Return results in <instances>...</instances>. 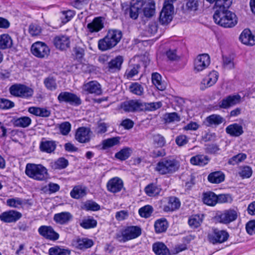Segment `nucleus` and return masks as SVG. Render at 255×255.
<instances>
[{"label":"nucleus","instance_id":"obj_48","mask_svg":"<svg viewBox=\"0 0 255 255\" xmlns=\"http://www.w3.org/2000/svg\"><path fill=\"white\" fill-rule=\"evenodd\" d=\"M128 89L130 92L137 96H142L144 93L143 87L137 82L131 83Z\"/></svg>","mask_w":255,"mask_h":255},{"label":"nucleus","instance_id":"obj_22","mask_svg":"<svg viewBox=\"0 0 255 255\" xmlns=\"http://www.w3.org/2000/svg\"><path fill=\"white\" fill-rule=\"evenodd\" d=\"M73 219L72 215L69 212H62L54 215L53 220L60 225H67Z\"/></svg>","mask_w":255,"mask_h":255},{"label":"nucleus","instance_id":"obj_34","mask_svg":"<svg viewBox=\"0 0 255 255\" xmlns=\"http://www.w3.org/2000/svg\"><path fill=\"white\" fill-rule=\"evenodd\" d=\"M180 206V202L178 198L175 197L169 198L168 204L163 207L165 212L173 211L178 209Z\"/></svg>","mask_w":255,"mask_h":255},{"label":"nucleus","instance_id":"obj_26","mask_svg":"<svg viewBox=\"0 0 255 255\" xmlns=\"http://www.w3.org/2000/svg\"><path fill=\"white\" fill-rule=\"evenodd\" d=\"M226 132L232 136L238 137L244 133V130L242 125L234 123L227 127Z\"/></svg>","mask_w":255,"mask_h":255},{"label":"nucleus","instance_id":"obj_20","mask_svg":"<svg viewBox=\"0 0 255 255\" xmlns=\"http://www.w3.org/2000/svg\"><path fill=\"white\" fill-rule=\"evenodd\" d=\"M83 90L87 94L100 95L102 93L101 86L96 81H91L85 83L83 86Z\"/></svg>","mask_w":255,"mask_h":255},{"label":"nucleus","instance_id":"obj_50","mask_svg":"<svg viewBox=\"0 0 255 255\" xmlns=\"http://www.w3.org/2000/svg\"><path fill=\"white\" fill-rule=\"evenodd\" d=\"M140 68V66L139 64L129 66L125 73V76L127 77V78L130 79L136 75L138 73Z\"/></svg>","mask_w":255,"mask_h":255},{"label":"nucleus","instance_id":"obj_27","mask_svg":"<svg viewBox=\"0 0 255 255\" xmlns=\"http://www.w3.org/2000/svg\"><path fill=\"white\" fill-rule=\"evenodd\" d=\"M11 123L15 127L26 128L31 124V119L26 116L20 118L14 117L11 120Z\"/></svg>","mask_w":255,"mask_h":255},{"label":"nucleus","instance_id":"obj_49","mask_svg":"<svg viewBox=\"0 0 255 255\" xmlns=\"http://www.w3.org/2000/svg\"><path fill=\"white\" fill-rule=\"evenodd\" d=\"M97 224L96 220L91 217L83 219L80 223L82 228L86 229L95 228Z\"/></svg>","mask_w":255,"mask_h":255},{"label":"nucleus","instance_id":"obj_8","mask_svg":"<svg viewBox=\"0 0 255 255\" xmlns=\"http://www.w3.org/2000/svg\"><path fill=\"white\" fill-rule=\"evenodd\" d=\"M141 234L140 229L136 226L128 227L121 234L116 235L117 240L120 242H126L138 237Z\"/></svg>","mask_w":255,"mask_h":255},{"label":"nucleus","instance_id":"obj_38","mask_svg":"<svg viewBox=\"0 0 255 255\" xmlns=\"http://www.w3.org/2000/svg\"><path fill=\"white\" fill-rule=\"evenodd\" d=\"M161 190V189L159 186L154 183L148 184L144 188L146 194L149 197H154L158 195Z\"/></svg>","mask_w":255,"mask_h":255},{"label":"nucleus","instance_id":"obj_9","mask_svg":"<svg viewBox=\"0 0 255 255\" xmlns=\"http://www.w3.org/2000/svg\"><path fill=\"white\" fill-rule=\"evenodd\" d=\"M31 51L35 57L39 58H45L49 55L50 49L45 43L38 41L32 45Z\"/></svg>","mask_w":255,"mask_h":255},{"label":"nucleus","instance_id":"obj_19","mask_svg":"<svg viewBox=\"0 0 255 255\" xmlns=\"http://www.w3.org/2000/svg\"><path fill=\"white\" fill-rule=\"evenodd\" d=\"M22 214L20 212L10 210L2 213L0 215V220L4 223H14L20 219Z\"/></svg>","mask_w":255,"mask_h":255},{"label":"nucleus","instance_id":"obj_13","mask_svg":"<svg viewBox=\"0 0 255 255\" xmlns=\"http://www.w3.org/2000/svg\"><path fill=\"white\" fill-rule=\"evenodd\" d=\"M143 2L142 0H131L130 5L128 9L127 10V13H129V17L133 19L137 18L139 13L142 12V7Z\"/></svg>","mask_w":255,"mask_h":255},{"label":"nucleus","instance_id":"obj_40","mask_svg":"<svg viewBox=\"0 0 255 255\" xmlns=\"http://www.w3.org/2000/svg\"><path fill=\"white\" fill-rule=\"evenodd\" d=\"M12 40L11 37L7 34L0 35V49H5L12 46Z\"/></svg>","mask_w":255,"mask_h":255},{"label":"nucleus","instance_id":"obj_18","mask_svg":"<svg viewBox=\"0 0 255 255\" xmlns=\"http://www.w3.org/2000/svg\"><path fill=\"white\" fill-rule=\"evenodd\" d=\"M173 12L174 7L173 4H164L160 14V22L163 24L170 22L172 19Z\"/></svg>","mask_w":255,"mask_h":255},{"label":"nucleus","instance_id":"obj_28","mask_svg":"<svg viewBox=\"0 0 255 255\" xmlns=\"http://www.w3.org/2000/svg\"><path fill=\"white\" fill-rule=\"evenodd\" d=\"M241 42L247 45L252 46L255 44V39L251 31L248 29H245L240 36Z\"/></svg>","mask_w":255,"mask_h":255},{"label":"nucleus","instance_id":"obj_43","mask_svg":"<svg viewBox=\"0 0 255 255\" xmlns=\"http://www.w3.org/2000/svg\"><path fill=\"white\" fill-rule=\"evenodd\" d=\"M162 106L161 102H151V103H142L141 111H155Z\"/></svg>","mask_w":255,"mask_h":255},{"label":"nucleus","instance_id":"obj_36","mask_svg":"<svg viewBox=\"0 0 255 255\" xmlns=\"http://www.w3.org/2000/svg\"><path fill=\"white\" fill-rule=\"evenodd\" d=\"M153 251L156 255H168L169 250L166 245L162 242H156L152 245Z\"/></svg>","mask_w":255,"mask_h":255},{"label":"nucleus","instance_id":"obj_4","mask_svg":"<svg viewBox=\"0 0 255 255\" xmlns=\"http://www.w3.org/2000/svg\"><path fill=\"white\" fill-rule=\"evenodd\" d=\"M25 172L29 177L38 181L45 180L48 176L47 169L41 164L28 163Z\"/></svg>","mask_w":255,"mask_h":255},{"label":"nucleus","instance_id":"obj_62","mask_svg":"<svg viewBox=\"0 0 255 255\" xmlns=\"http://www.w3.org/2000/svg\"><path fill=\"white\" fill-rule=\"evenodd\" d=\"M239 175L243 178H248L252 175V169L249 166H245L241 167Z\"/></svg>","mask_w":255,"mask_h":255},{"label":"nucleus","instance_id":"obj_5","mask_svg":"<svg viewBox=\"0 0 255 255\" xmlns=\"http://www.w3.org/2000/svg\"><path fill=\"white\" fill-rule=\"evenodd\" d=\"M9 91L13 96L25 99L31 98L34 94L33 89L21 84H15L11 85L9 89Z\"/></svg>","mask_w":255,"mask_h":255},{"label":"nucleus","instance_id":"obj_12","mask_svg":"<svg viewBox=\"0 0 255 255\" xmlns=\"http://www.w3.org/2000/svg\"><path fill=\"white\" fill-rule=\"evenodd\" d=\"M38 232L41 236L50 241H56L59 238L58 233L50 226H41L38 229Z\"/></svg>","mask_w":255,"mask_h":255},{"label":"nucleus","instance_id":"obj_33","mask_svg":"<svg viewBox=\"0 0 255 255\" xmlns=\"http://www.w3.org/2000/svg\"><path fill=\"white\" fill-rule=\"evenodd\" d=\"M86 187L82 185L74 187L70 192V196L74 199H78L84 197L87 194Z\"/></svg>","mask_w":255,"mask_h":255},{"label":"nucleus","instance_id":"obj_56","mask_svg":"<svg viewBox=\"0 0 255 255\" xmlns=\"http://www.w3.org/2000/svg\"><path fill=\"white\" fill-rule=\"evenodd\" d=\"M164 119L166 123H171L180 121V118L178 115L175 113H167L164 115Z\"/></svg>","mask_w":255,"mask_h":255},{"label":"nucleus","instance_id":"obj_23","mask_svg":"<svg viewBox=\"0 0 255 255\" xmlns=\"http://www.w3.org/2000/svg\"><path fill=\"white\" fill-rule=\"evenodd\" d=\"M70 43L69 37L66 35H59L56 36L54 39V44L55 47L61 50L69 48Z\"/></svg>","mask_w":255,"mask_h":255},{"label":"nucleus","instance_id":"obj_16","mask_svg":"<svg viewBox=\"0 0 255 255\" xmlns=\"http://www.w3.org/2000/svg\"><path fill=\"white\" fill-rule=\"evenodd\" d=\"M124 62L122 56H117L111 59L106 67V72L109 73H114L120 71L122 68V65Z\"/></svg>","mask_w":255,"mask_h":255},{"label":"nucleus","instance_id":"obj_1","mask_svg":"<svg viewBox=\"0 0 255 255\" xmlns=\"http://www.w3.org/2000/svg\"><path fill=\"white\" fill-rule=\"evenodd\" d=\"M231 4L232 0H226L224 6L215 10L213 19L216 23L226 28L233 27L237 24L236 15L228 10Z\"/></svg>","mask_w":255,"mask_h":255},{"label":"nucleus","instance_id":"obj_14","mask_svg":"<svg viewBox=\"0 0 255 255\" xmlns=\"http://www.w3.org/2000/svg\"><path fill=\"white\" fill-rule=\"evenodd\" d=\"M106 187L109 192L115 194L121 191L124 188V182L120 178L115 177L108 181Z\"/></svg>","mask_w":255,"mask_h":255},{"label":"nucleus","instance_id":"obj_45","mask_svg":"<svg viewBox=\"0 0 255 255\" xmlns=\"http://www.w3.org/2000/svg\"><path fill=\"white\" fill-rule=\"evenodd\" d=\"M68 165V161L64 158L61 157L57 160L50 163L53 169H62L65 168Z\"/></svg>","mask_w":255,"mask_h":255},{"label":"nucleus","instance_id":"obj_2","mask_svg":"<svg viewBox=\"0 0 255 255\" xmlns=\"http://www.w3.org/2000/svg\"><path fill=\"white\" fill-rule=\"evenodd\" d=\"M122 36V32L120 30H109L107 35L99 40V49L103 51L112 49L120 42Z\"/></svg>","mask_w":255,"mask_h":255},{"label":"nucleus","instance_id":"obj_31","mask_svg":"<svg viewBox=\"0 0 255 255\" xmlns=\"http://www.w3.org/2000/svg\"><path fill=\"white\" fill-rule=\"evenodd\" d=\"M56 144L53 140H42L39 145L40 150L44 152L51 153L56 149Z\"/></svg>","mask_w":255,"mask_h":255},{"label":"nucleus","instance_id":"obj_52","mask_svg":"<svg viewBox=\"0 0 255 255\" xmlns=\"http://www.w3.org/2000/svg\"><path fill=\"white\" fill-rule=\"evenodd\" d=\"M153 211V207L147 205L140 208L138 210V213L141 217L147 218L151 215Z\"/></svg>","mask_w":255,"mask_h":255},{"label":"nucleus","instance_id":"obj_6","mask_svg":"<svg viewBox=\"0 0 255 255\" xmlns=\"http://www.w3.org/2000/svg\"><path fill=\"white\" fill-rule=\"evenodd\" d=\"M239 215L237 209H229L219 212L215 218L219 223L228 225L236 221Z\"/></svg>","mask_w":255,"mask_h":255},{"label":"nucleus","instance_id":"obj_54","mask_svg":"<svg viewBox=\"0 0 255 255\" xmlns=\"http://www.w3.org/2000/svg\"><path fill=\"white\" fill-rule=\"evenodd\" d=\"M246 158L247 155L245 153H239L229 159L228 163L230 165H235L242 162Z\"/></svg>","mask_w":255,"mask_h":255},{"label":"nucleus","instance_id":"obj_15","mask_svg":"<svg viewBox=\"0 0 255 255\" xmlns=\"http://www.w3.org/2000/svg\"><path fill=\"white\" fill-rule=\"evenodd\" d=\"M92 133L90 128L80 127L76 130L75 137L80 143H87L90 141Z\"/></svg>","mask_w":255,"mask_h":255},{"label":"nucleus","instance_id":"obj_58","mask_svg":"<svg viewBox=\"0 0 255 255\" xmlns=\"http://www.w3.org/2000/svg\"><path fill=\"white\" fill-rule=\"evenodd\" d=\"M28 31L32 36H36L40 34L42 29L39 25L36 23H32L29 26Z\"/></svg>","mask_w":255,"mask_h":255},{"label":"nucleus","instance_id":"obj_3","mask_svg":"<svg viewBox=\"0 0 255 255\" xmlns=\"http://www.w3.org/2000/svg\"><path fill=\"white\" fill-rule=\"evenodd\" d=\"M179 167V162L176 159L164 158L157 163L155 170L161 175L170 174L177 171Z\"/></svg>","mask_w":255,"mask_h":255},{"label":"nucleus","instance_id":"obj_64","mask_svg":"<svg viewBox=\"0 0 255 255\" xmlns=\"http://www.w3.org/2000/svg\"><path fill=\"white\" fill-rule=\"evenodd\" d=\"M14 106V103L7 99L4 98H0V109H9Z\"/></svg>","mask_w":255,"mask_h":255},{"label":"nucleus","instance_id":"obj_39","mask_svg":"<svg viewBox=\"0 0 255 255\" xmlns=\"http://www.w3.org/2000/svg\"><path fill=\"white\" fill-rule=\"evenodd\" d=\"M203 215H194L191 216L188 220V224L193 229L198 228L203 220Z\"/></svg>","mask_w":255,"mask_h":255},{"label":"nucleus","instance_id":"obj_29","mask_svg":"<svg viewBox=\"0 0 255 255\" xmlns=\"http://www.w3.org/2000/svg\"><path fill=\"white\" fill-rule=\"evenodd\" d=\"M104 27V22L101 17L95 18L93 21L87 24V28L91 33L97 32Z\"/></svg>","mask_w":255,"mask_h":255},{"label":"nucleus","instance_id":"obj_63","mask_svg":"<svg viewBox=\"0 0 255 255\" xmlns=\"http://www.w3.org/2000/svg\"><path fill=\"white\" fill-rule=\"evenodd\" d=\"M83 208L87 211L91 210L95 211L100 210V206L94 201H88L84 204Z\"/></svg>","mask_w":255,"mask_h":255},{"label":"nucleus","instance_id":"obj_21","mask_svg":"<svg viewBox=\"0 0 255 255\" xmlns=\"http://www.w3.org/2000/svg\"><path fill=\"white\" fill-rule=\"evenodd\" d=\"M218 77V72L215 71H212L202 80L201 83L200 89L203 90L212 86L216 83Z\"/></svg>","mask_w":255,"mask_h":255},{"label":"nucleus","instance_id":"obj_44","mask_svg":"<svg viewBox=\"0 0 255 255\" xmlns=\"http://www.w3.org/2000/svg\"><path fill=\"white\" fill-rule=\"evenodd\" d=\"M152 83L157 89L163 91L165 89L164 84L161 81V76L158 73H153L151 76Z\"/></svg>","mask_w":255,"mask_h":255},{"label":"nucleus","instance_id":"obj_7","mask_svg":"<svg viewBox=\"0 0 255 255\" xmlns=\"http://www.w3.org/2000/svg\"><path fill=\"white\" fill-rule=\"evenodd\" d=\"M229 237V235L226 231L213 228L212 231L208 233L207 239L210 243L215 245L227 241Z\"/></svg>","mask_w":255,"mask_h":255},{"label":"nucleus","instance_id":"obj_61","mask_svg":"<svg viewBox=\"0 0 255 255\" xmlns=\"http://www.w3.org/2000/svg\"><path fill=\"white\" fill-rule=\"evenodd\" d=\"M44 83L46 88L50 91L56 89L57 84L55 80L52 77H48L44 79Z\"/></svg>","mask_w":255,"mask_h":255},{"label":"nucleus","instance_id":"obj_47","mask_svg":"<svg viewBox=\"0 0 255 255\" xmlns=\"http://www.w3.org/2000/svg\"><path fill=\"white\" fill-rule=\"evenodd\" d=\"M132 149L130 147H126L115 154V157L120 160H125L131 155Z\"/></svg>","mask_w":255,"mask_h":255},{"label":"nucleus","instance_id":"obj_59","mask_svg":"<svg viewBox=\"0 0 255 255\" xmlns=\"http://www.w3.org/2000/svg\"><path fill=\"white\" fill-rule=\"evenodd\" d=\"M90 0H71L70 4L74 8L82 9L89 2Z\"/></svg>","mask_w":255,"mask_h":255},{"label":"nucleus","instance_id":"obj_37","mask_svg":"<svg viewBox=\"0 0 255 255\" xmlns=\"http://www.w3.org/2000/svg\"><path fill=\"white\" fill-rule=\"evenodd\" d=\"M224 119L219 115L213 114L206 118L205 122L206 126L210 127L212 126H217L223 123Z\"/></svg>","mask_w":255,"mask_h":255},{"label":"nucleus","instance_id":"obj_60","mask_svg":"<svg viewBox=\"0 0 255 255\" xmlns=\"http://www.w3.org/2000/svg\"><path fill=\"white\" fill-rule=\"evenodd\" d=\"M22 204V200L19 198L9 199L6 201L7 206L15 208H19Z\"/></svg>","mask_w":255,"mask_h":255},{"label":"nucleus","instance_id":"obj_53","mask_svg":"<svg viewBox=\"0 0 255 255\" xmlns=\"http://www.w3.org/2000/svg\"><path fill=\"white\" fill-rule=\"evenodd\" d=\"M166 55L168 59L171 61H178L180 59V53L176 49H169L167 51Z\"/></svg>","mask_w":255,"mask_h":255},{"label":"nucleus","instance_id":"obj_41","mask_svg":"<svg viewBox=\"0 0 255 255\" xmlns=\"http://www.w3.org/2000/svg\"><path fill=\"white\" fill-rule=\"evenodd\" d=\"M75 245L78 249L84 250L91 247L93 245V242L92 240L87 238L78 239L76 241Z\"/></svg>","mask_w":255,"mask_h":255},{"label":"nucleus","instance_id":"obj_17","mask_svg":"<svg viewBox=\"0 0 255 255\" xmlns=\"http://www.w3.org/2000/svg\"><path fill=\"white\" fill-rule=\"evenodd\" d=\"M210 64V56L207 54L198 55L194 62V70L197 72L202 71L207 68Z\"/></svg>","mask_w":255,"mask_h":255},{"label":"nucleus","instance_id":"obj_11","mask_svg":"<svg viewBox=\"0 0 255 255\" xmlns=\"http://www.w3.org/2000/svg\"><path fill=\"white\" fill-rule=\"evenodd\" d=\"M242 98L239 94L230 95L219 102L220 108L227 109L241 103Z\"/></svg>","mask_w":255,"mask_h":255},{"label":"nucleus","instance_id":"obj_10","mask_svg":"<svg viewBox=\"0 0 255 255\" xmlns=\"http://www.w3.org/2000/svg\"><path fill=\"white\" fill-rule=\"evenodd\" d=\"M57 99L60 103L65 102L75 106H79L82 103L79 97L74 93L68 92H61Z\"/></svg>","mask_w":255,"mask_h":255},{"label":"nucleus","instance_id":"obj_42","mask_svg":"<svg viewBox=\"0 0 255 255\" xmlns=\"http://www.w3.org/2000/svg\"><path fill=\"white\" fill-rule=\"evenodd\" d=\"M167 228L168 223L165 219H160L155 222L154 228L157 233H161L165 232Z\"/></svg>","mask_w":255,"mask_h":255},{"label":"nucleus","instance_id":"obj_24","mask_svg":"<svg viewBox=\"0 0 255 255\" xmlns=\"http://www.w3.org/2000/svg\"><path fill=\"white\" fill-rule=\"evenodd\" d=\"M142 102L138 100H130L125 102L122 106V108L125 112H134L141 111Z\"/></svg>","mask_w":255,"mask_h":255},{"label":"nucleus","instance_id":"obj_35","mask_svg":"<svg viewBox=\"0 0 255 255\" xmlns=\"http://www.w3.org/2000/svg\"><path fill=\"white\" fill-rule=\"evenodd\" d=\"M225 177V174L222 171H215L209 174L208 180L212 183L219 184L224 181Z\"/></svg>","mask_w":255,"mask_h":255},{"label":"nucleus","instance_id":"obj_46","mask_svg":"<svg viewBox=\"0 0 255 255\" xmlns=\"http://www.w3.org/2000/svg\"><path fill=\"white\" fill-rule=\"evenodd\" d=\"M120 137L118 136L105 139L102 141V148L106 149L118 145L120 143Z\"/></svg>","mask_w":255,"mask_h":255},{"label":"nucleus","instance_id":"obj_57","mask_svg":"<svg viewBox=\"0 0 255 255\" xmlns=\"http://www.w3.org/2000/svg\"><path fill=\"white\" fill-rule=\"evenodd\" d=\"M181 178L185 183V187L187 189H189L194 184V178L191 174H183Z\"/></svg>","mask_w":255,"mask_h":255},{"label":"nucleus","instance_id":"obj_32","mask_svg":"<svg viewBox=\"0 0 255 255\" xmlns=\"http://www.w3.org/2000/svg\"><path fill=\"white\" fill-rule=\"evenodd\" d=\"M203 201L208 206H214L218 203L217 195L212 191L206 192L203 194Z\"/></svg>","mask_w":255,"mask_h":255},{"label":"nucleus","instance_id":"obj_25","mask_svg":"<svg viewBox=\"0 0 255 255\" xmlns=\"http://www.w3.org/2000/svg\"><path fill=\"white\" fill-rule=\"evenodd\" d=\"M142 11L145 17H150L155 13V2L153 0H142Z\"/></svg>","mask_w":255,"mask_h":255},{"label":"nucleus","instance_id":"obj_51","mask_svg":"<svg viewBox=\"0 0 255 255\" xmlns=\"http://www.w3.org/2000/svg\"><path fill=\"white\" fill-rule=\"evenodd\" d=\"M70 252L69 250L60 248L58 246L49 249V255H70Z\"/></svg>","mask_w":255,"mask_h":255},{"label":"nucleus","instance_id":"obj_55","mask_svg":"<svg viewBox=\"0 0 255 255\" xmlns=\"http://www.w3.org/2000/svg\"><path fill=\"white\" fill-rule=\"evenodd\" d=\"M61 13V19L62 22L64 23H66L69 21L75 14V11L72 10L62 11Z\"/></svg>","mask_w":255,"mask_h":255},{"label":"nucleus","instance_id":"obj_30","mask_svg":"<svg viewBox=\"0 0 255 255\" xmlns=\"http://www.w3.org/2000/svg\"><path fill=\"white\" fill-rule=\"evenodd\" d=\"M210 161L207 155L204 154H197L192 156L190 160V163L194 165L204 166L207 165Z\"/></svg>","mask_w":255,"mask_h":255}]
</instances>
